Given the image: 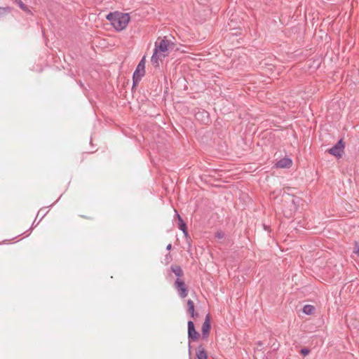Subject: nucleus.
Segmentation results:
<instances>
[{"instance_id":"nucleus-2","label":"nucleus","mask_w":359,"mask_h":359,"mask_svg":"<svg viewBox=\"0 0 359 359\" xmlns=\"http://www.w3.org/2000/svg\"><path fill=\"white\" fill-rule=\"evenodd\" d=\"M107 19L117 31H121L128 25L130 21V15L128 13H123L116 11L109 13L107 15Z\"/></svg>"},{"instance_id":"nucleus-14","label":"nucleus","mask_w":359,"mask_h":359,"mask_svg":"<svg viewBox=\"0 0 359 359\" xmlns=\"http://www.w3.org/2000/svg\"><path fill=\"white\" fill-rule=\"evenodd\" d=\"M196 357L198 359H208L206 351L203 348H199L196 352Z\"/></svg>"},{"instance_id":"nucleus-10","label":"nucleus","mask_w":359,"mask_h":359,"mask_svg":"<svg viewBox=\"0 0 359 359\" xmlns=\"http://www.w3.org/2000/svg\"><path fill=\"white\" fill-rule=\"evenodd\" d=\"M175 211L176 216H177V219H178V228L180 230L182 231V232H183V233L184 234L185 236H188V231H187V228L186 223L183 221L182 218L178 214L177 211L176 210H175Z\"/></svg>"},{"instance_id":"nucleus-20","label":"nucleus","mask_w":359,"mask_h":359,"mask_svg":"<svg viewBox=\"0 0 359 359\" xmlns=\"http://www.w3.org/2000/svg\"><path fill=\"white\" fill-rule=\"evenodd\" d=\"M300 353L304 355H307L310 353V349L307 348H302Z\"/></svg>"},{"instance_id":"nucleus-6","label":"nucleus","mask_w":359,"mask_h":359,"mask_svg":"<svg viewBox=\"0 0 359 359\" xmlns=\"http://www.w3.org/2000/svg\"><path fill=\"white\" fill-rule=\"evenodd\" d=\"M145 74V69H135L133 75V88H135Z\"/></svg>"},{"instance_id":"nucleus-3","label":"nucleus","mask_w":359,"mask_h":359,"mask_svg":"<svg viewBox=\"0 0 359 359\" xmlns=\"http://www.w3.org/2000/svg\"><path fill=\"white\" fill-rule=\"evenodd\" d=\"M174 287L177 290L179 296L184 299L188 295V288L185 283L180 278H177L174 283Z\"/></svg>"},{"instance_id":"nucleus-21","label":"nucleus","mask_w":359,"mask_h":359,"mask_svg":"<svg viewBox=\"0 0 359 359\" xmlns=\"http://www.w3.org/2000/svg\"><path fill=\"white\" fill-rule=\"evenodd\" d=\"M353 252L359 257V246L358 244H355V247L354 248Z\"/></svg>"},{"instance_id":"nucleus-7","label":"nucleus","mask_w":359,"mask_h":359,"mask_svg":"<svg viewBox=\"0 0 359 359\" xmlns=\"http://www.w3.org/2000/svg\"><path fill=\"white\" fill-rule=\"evenodd\" d=\"M210 315L208 314L205 317V321L202 325V336L203 338L206 339L210 333Z\"/></svg>"},{"instance_id":"nucleus-16","label":"nucleus","mask_w":359,"mask_h":359,"mask_svg":"<svg viewBox=\"0 0 359 359\" xmlns=\"http://www.w3.org/2000/svg\"><path fill=\"white\" fill-rule=\"evenodd\" d=\"M12 11V8L10 6L0 7V18L6 13H9Z\"/></svg>"},{"instance_id":"nucleus-11","label":"nucleus","mask_w":359,"mask_h":359,"mask_svg":"<svg viewBox=\"0 0 359 359\" xmlns=\"http://www.w3.org/2000/svg\"><path fill=\"white\" fill-rule=\"evenodd\" d=\"M187 313L190 314L191 318H195L198 316V313H195L194 303L191 299H188L187 301Z\"/></svg>"},{"instance_id":"nucleus-19","label":"nucleus","mask_w":359,"mask_h":359,"mask_svg":"<svg viewBox=\"0 0 359 359\" xmlns=\"http://www.w3.org/2000/svg\"><path fill=\"white\" fill-rule=\"evenodd\" d=\"M215 237L218 239H222L224 237V233L222 231H218L215 233Z\"/></svg>"},{"instance_id":"nucleus-5","label":"nucleus","mask_w":359,"mask_h":359,"mask_svg":"<svg viewBox=\"0 0 359 359\" xmlns=\"http://www.w3.org/2000/svg\"><path fill=\"white\" fill-rule=\"evenodd\" d=\"M199 334L196 332L194 324L191 320L188 322V337L189 339L196 341L198 339Z\"/></svg>"},{"instance_id":"nucleus-8","label":"nucleus","mask_w":359,"mask_h":359,"mask_svg":"<svg viewBox=\"0 0 359 359\" xmlns=\"http://www.w3.org/2000/svg\"><path fill=\"white\" fill-rule=\"evenodd\" d=\"M195 116L197 120L205 124H207L210 121L209 114L205 110H199L196 113Z\"/></svg>"},{"instance_id":"nucleus-12","label":"nucleus","mask_w":359,"mask_h":359,"mask_svg":"<svg viewBox=\"0 0 359 359\" xmlns=\"http://www.w3.org/2000/svg\"><path fill=\"white\" fill-rule=\"evenodd\" d=\"M170 270L175 274L177 278H180L184 275L182 268L178 265H172L170 267Z\"/></svg>"},{"instance_id":"nucleus-18","label":"nucleus","mask_w":359,"mask_h":359,"mask_svg":"<svg viewBox=\"0 0 359 359\" xmlns=\"http://www.w3.org/2000/svg\"><path fill=\"white\" fill-rule=\"evenodd\" d=\"M137 68H144L145 67V57H143L139 64L136 66Z\"/></svg>"},{"instance_id":"nucleus-1","label":"nucleus","mask_w":359,"mask_h":359,"mask_svg":"<svg viewBox=\"0 0 359 359\" xmlns=\"http://www.w3.org/2000/svg\"><path fill=\"white\" fill-rule=\"evenodd\" d=\"M177 48L174 43L168 40L166 37H158L155 42V48L151 58V65L154 67L163 66V60L169 54L177 50Z\"/></svg>"},{"instance_id":"nucleus-23","label":"nucleus","mask_w":359,"mask_h":359,"mask_svg":"<svg viewBox=\"0 0 359 359\" xmlns=\"http://www.w3.org/2000/svg\"><path fill=\"white\" fill-rule=\"evenodd\" d=\"M171 248H172V245L170 243V244H168V245H167L166 249H167L168 250H170L171 249Z\"/></svg>"},{"instance_id":"nucleus-9","label":"nucleus","mask_w":359,"mask_h":359,"mask_svg":"<svg viewBox=\"0 0 359 359\" xmlns=\"http://www.w3.org/2000/svg\"><path fill=\"white\" fill-rule=\"evenodd\" d=\"M292 161L290 158H283L278 161L275 166L278 168H289L292 166Z\"/></svg>"},{"instance_id":"nucleus-13","label":"nucleus","mask_w":359,"mask_h":359,"mask_svg":"<svg viewBox=\"0 0 359 359\" xmlns=\"http://www.w3.org/2000/svg\"><path fill=\"white\" fill-rule=\"evenodd\" d=\"M13 1L17 4L23 11L26 12L27 13L32 14V11L21 0H13Z\"/></svg>"},{"instance_id":"nucleus-22","label":"nucleus","mask_w":359,"mask_h":359,"mask_svg":"<svg viewBox=\"0 0 359 359\" xmlns=\"http://www.w3.org/2000/svg\"><path fill=\"white\" fill-rule=\"evenodd\" d=\"M296 200H297V198H293V199H292V203H293L295 206H296L297 203H298V201H297Z\"/></svg>"},{"instance_id":"nucleus-17","label":"nucleus","mask_w":359,"mask_h":359,"mask_svg":"<svg viewBox=\"0 0 359 359\" xmlns=\"http://www.w3.org/2000/svg\"><path fill=\"white\" fill-rule=\"evenodd\" d=\"M189 58L185 57L184 59L180 60V61L176 65L175 67H177L179 65H180L181 67H185L186 66L188 65V63L187 62V60Z\"/></svg>"},{"instance_id":"nucleus-4","label":"nucleus","mask_w":359,"mask_h":359,"mask_svg":"<svg viewBox=\"0 0 359 359\" xmlns=\"http://www.w3.org/2000/svg\"><path fill=\"white\" fill-rule=\"evenodd\" d=\"M344 144L342 140H339L337 144L327 150L328 153L336 157H341L344 152Z\"/></svg>"},{"instance_id":"nucleus-15","label":"nucleus","mask_w":359,"mask_h":359,"mask_svg":"<svg viewBox=\"0 0 359 359\" xmlns=\"http://www.w3.org/2000/svg\"><path fill=\"white\" fill-rule=\"evenodd\" d=\"M315 310V308L314 306H311V305H305L304 307H303V312L306 314V315H311L313 313Z\"/></svg>"}]
</instances>
